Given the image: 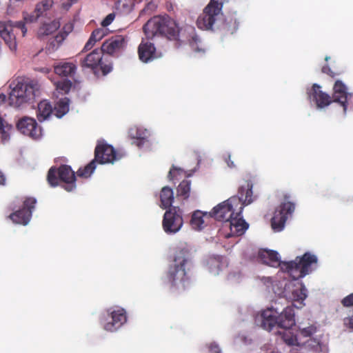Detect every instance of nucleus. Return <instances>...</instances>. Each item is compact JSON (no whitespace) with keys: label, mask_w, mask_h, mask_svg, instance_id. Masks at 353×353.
I'll return each mask as SVG.
<instances>
[{"label":"nucleus","mask_w":353,"mask_h":353,"mask_svg":"<svg viewBox=\"0 0 353 353\" xmlns=\"http://www.w3.org/2000/svg\"><path fill=\"white\" fill-rule=\"evenodd\" d=\"M138 54L142 62L148 63L157 58L156 48L152 43L142 41L138 47Z\"/></svg>","instance_id":"obj_22"},{"label":"nucleus","mask_w":353,"mask_h":353,"mask_svg":"<svg viewBox=\"0 0 353 353\" xmlns=\"http://www.w3.org/2000/svg\"><path fill=\"white\" fill-rule=\"evenodd\" d=\"M183 224L182 211L179 207H172L168 209L163 218L162 226L168 234L178 232Z\"/></svg>","instance_id":"obj_12"},{"label":"nucleus","mask_w":353,"mask_h":353,"mask_svg":"<svg viewBox=\"0 0 353 353\" xmlns=\"http://www.w3.org/2000/svg\"><path fill=\"white\" fill-rule=\"evenodd\" d=\"M14 131V127L12 124L8 122L4 123L3 125L0 127V139L3 144L10 141L11 134Z\"/></svg>","instance_id":"obj_35"},{"label":"nucleus","mask_w":353,"mask_h":353,"mask_svg":"<svg viewBox=\"0 0 353 353\" xmlns=\"http://www.w3.org/2000/svg\"><path fill=\"white\" fill-rule=\"evenodd\" d=\"M77 67L72 62L59 61L54 65V71L59 76L74 78Z\"/></svg>","instance_id":"obj_23"},{"label":"nucleus","mask_w":353,"mask_h":353,"mask_svg":"<svg viewBox=\"0 0 353 353\" xmlns=\"http://www.w3.org/2000/svg\"><path fill=\"white\" fill-rule=\"evenodd\" d=\"M208 348L211 353H221V349L216 343H210Z\"/></svg>","instance_id":"obj_50"},{"label":"nucleus","mask_w":353,"mask_h":353,"mask_svg":"<svg viewBox=\"0 0 353 353\" xmlns=\"http://www.w3.org/2000/svg\"><path fill=\"white\" fill-rule=\"evenodd\" d=\"M189 43L193 51L196 52H204V49L203 48L201 39L197 35L194 34L193 36H192L191 39L189 41Z\"/></svg>","instance_id":"obj_37"},{"label":"nucleus","mask_w":353,"mask_h":353,"mask_svg":"<svg viewBox=\"0 0 353 353\" xmlns=\"http://www.w3.org/2000/svg\"><path fill=\"white\" fill-rule=\"evenodd\" d=\"M227 163H228V165L229 167H230V168L234 167V163L232 161H231L230 159L227 161Z\"/></svg>","instance_id":"obj_55"},{"label":"nucleus","mask_w":353,"mask_h":353,"mask_svg":"<svg viewBox=\"0 0 353 353\" xmlns=\"http://www.w3.org/2000/svg\"><path fill=\"white\" fill-rule=\"evenodd\" d=\"M70 3H69L68 6L70 7L72 4L77 2L78 0H68Z\"/></svg>","instance_id":"obj_56"},{"label":"nucleus","mask_w":353,"mask_h":353,"mask_svg":"<svg viewBox=\"0 0 353 353\" xmlns=\"http://www.w3.org/2000/svg\"><path fill=\"white\" fill-rule=\"evenodd\" d=\"M7 121L0 116V127L4 125Z\"/></svg>","instance_id":"obj_54"},{"label":"nucleus","mask_w":353,"mask_h":353,"mask_svg":"<svg viewBox=\"0 0 353 353\" xmlns=\"http://www.w3.org/2000/svg\"><path fill=\"white\" fill-rule=\"evenodd\" d=\"M192 254L186 248H178L174 253V264L170 265L167 273V279L171 289L183 291L190 285L186 273V266L191 263Z\"/></svg>","instance_id":"obj_2"},{"label":"nucleus","mask_w":353,"mask_h":353,"mask_svg":"<svg viewBox=\"0 0 353 353\" xmlns=\"http://www.w3.org/2000/svg\"><path fill=\"white\" fill-rule=\"evenodd\" d=\"M252 183L247 181L245 185H241L238 192V196H232L228 200L215 206L210 215L216 220L229 221L236 214L240 215L242 213L245 205L250 204L253 201Z\"/></svg>","instance_id":"obj_1"},{"label":"nucleus","mask_w":353,"mask_h":353,"mask_svg":"<svg viewBox=\"0 0 353 353\" xmlns=\"http://www.w3.org/2000/svg\"><path fill=\"white\" fill-rule=\"evenodd\" d=\"M341 304L346 307H353V293L344 297L341 300Z\"/></svg>","instance_id":"obj_45"},{"label":"nucleus","mask_w":353,"mask_h":353,"mask_svg":"<svg viewBox=\"0 0 353 353\" xmlns=\"http://www.w3.org/2000/svg\"><path fill=\"white\" fill-rule=\"evenodd\" d=\"M279 328H292L296 323L294 309L292 306H287L278 314Z\"/></svg>","instance_id":"obj_21"},{"label":"nucleus","mask_w":353,"mask_h":353,"mask_svg":"<svg viewBox=\"0 0 353 353\" xmlns=\"http://www.w3.org/2000/svg\"><path fill=\"white\" fill-rule=\"evenodd\" d=\"M70 99L67 97L61 99L57 102L58 110H69Z\"/></svg>","instance_id":"obj_42"},{"label":"nucleus","mask_w":353,"mask_h":353,"mask_svg":"<svg viewBox=\"0 0 353 353\" xmlns=\"http://www.w3.org/2000/svg\"><path fill=\"white\" fill-rule=\"evenodd\" d=\"M282 330H277L275 334L281 336L282 341L290 346H299L300 343L298 341L296 335L294 334L290 330L291 328H281Z\"/></svg>","instance_id":"obj_27"},{"label":"nucleus","mask_w":353,"mask_h":353,"mask_svg":"<svg viewBox=\"0 0 353 353\" xmlns=\"http://www.w3.org/2000/svg\"><path fill=\"white\" fill-rule=\"evenodd\" d=\"M183 172V171L181 168H177L174 166H172V168L170 170V172L168 173V178L170 180L172 181L176 179L178 174H181Z\"/></svg>","instance_id":"obj_44"},{"label":"nucleus","mask_w":353,"mask_h":353,"mask_svg":"<svg viewBox=\"0 0 353 353\" xmlns=\"http://www.w3.org/2000/svg\"><path fill=\"white\" fill-rule=\"evenodd\" d=\"M6 178L3 172L0 170V185L6 184Z\"/></svg>","instance_id":"obj_52"},{"label":"nucleus","mask_w":353,"mask_h":353,"mask_svg":"<svg viewBox=\"0 0 353 353\" xmlns=\"http://www.w3.org/2000/svg\"><path fill=\"white\" fill-rule=\"evenodd\" d=\"M143 31L148 39L161 37L171 41H179V24L168 14L150 18L143 26Z\"/></svg>","instance_id":"obj_3"},{"label":"nucleus","mask_w":353,"mask_h":353,"mask_svg":"<svg viewBox=\"0 0 353 353\" xmlns=\"http://www.w3.org/2000/svg\"><path fill=\"white\" fill-rule=\"evenodd\" d=\"M17 130L23 134L33 139H37L41 136V129L38 126L35 119L24 117L17 123Z\"/></svg>","instance_id":"obj_17"},{"label":"nucleus","mask_w":353,"mask_h":353,"mask_svg":"<svg viewBox=\"0 0 353 353\" xmlns=\"http://www.w3.org/2000/svg\"><path fill=\"white\" fill-rule=\"evenodd\" d=\"M191 182L188 180L182 181L176 188V196L187 199L190 196Z\"/></svg>","instance_id":"obj_33"},{"label":"nucleus","mask_w":353,"mask_h":353,"mask_svg":"<svg viewBox=\"0 0 353 353\" xmlns=\"http://www.w3.org/2000/svg\"><path fill=\"white\" fill-rule=\"evenodd\" d=\"M225 225L230 230V232L227 235L228 237L241 236L248 228V224L243 219L241 214H236L229 221H226Z\"/></svg>","instance_id":"obj_19"},{"label":"nucleus","mask_w":353,"mask_h":353,"mask_svg":"<svg viewBox=\"0 0 353 353\" xmlns=\"http://www.w3.org/2000/svg\"><path fill=\"white\" fill-rule=\"evenodd\" d=\"M55 112V115L57 118H61L68 112H39L37 114V119L39 121H43L51 116L52 113Z\"/></svg>","instance_id":"obj_39"},{"label":"nucleus","mask_w":353,"mask_h":353,"mask_svg":"<svg viewBox=\"0 0 353 353\" xmlns=\"http://www.w3.org/2000/svg\"><path fill=\"white\" fill-rule=\"evenodd\" d=\"M106 312L100 316V323L108 332L117 331L127 321L126 312L122 307H110Z\"/></svg>","instance_id":"obj_10"},{"label":"nucleus","mask_w":353,"mask_h":353,"mask_svg":"<svg viewBox=\"0 0 353 353\" xmlns=\"http://www.w3.org/2000/svg\"><path fill=\"white\" fill-rule=\"evenodd\" d=\"M321 71H322L323 73L327 74L329 76H330L331 77H335V73L334 72H332V70H331L330 66L327 65H324L322 68Z\"/></svg>","instance_id":"obj_48"},{"label":"nucleus","mask_w":353,"mask_h":353,"mask_svg":"<svg viewBox=\"0 0 353 353\" xmlns=\"http://www.w3.org/2000/svg\"><path fill=\"white\" fill-rule=\"evenodd\" d=\"M21 31L24 37L27 32V28L23 21L12 23L8 21L0 24V35L9 48L14 51L17 49L16 34L17 31Z\"/></svg>","instance_id":"obj_11"},{"label":"nucleus","mask_w":353,"mask_h":353,"mask_svg":"<svg viewBox=\"0 0 353 353\" xmlns=\"http://www.w3.org/2000/svg\"><path fill=\"white\" fill-rule=\"evenodd\" d=\"M53 5V1L52 0H43L36 5L34 12L27 17H24V19L28 22H34L37 21L39 17H43V14H46V12L51 8Z\"/></svg>","instance_id":"obj_24"},{"label":"nucleus","mask_w":353,"mask_h":353,"mask_svg":"<svg viewBox=\"0 0 353 353\" xmlns=\"http://www.w3.org/2000/svg\"><path fill=\"white\" fill-rule=\"evenodd\" d=\"M205 215H206V214L199 210L192 214L190 223L193 228L196 230H201L203 228V225L204 223L203 216Z\"/></svg>","instance_id":"obj_36"},{"label":"nucleus","mask_w":353,"mask_h":353,"mask_svg":"<svg viewBox=\"0 0 353 353\" xmlns=\"http://www.w3.org/2000/svg\"><path fill=\"white\" fill-rule=\"evenodd\" d=\"M238 26L239 23L236 19L229 17L224 19L223 18L218 30H221L224 35L232 34L237 30Z\"/></svg>","instance_id":"obj_28"},{"label":"nucleus","mask_w":353,"mask_h":353,"mask_svg":"<svg viewBox=\"0 0 353 353\" xmlns=\"http://www.w3.org/2000/svg\"><path fill=\"white\" fill-rule=\"evenodd\" d=\"M67 36L68 32H59V34H57L56 37L53 39L50 40L48 43L46 48V53L50 54L56 51L59 48L60 45L62 43V42L67 37Z\"/></svg>","instance_id":"obj_31"},{"label":"nucleus","mask_w":353,"mask_h":353,"mask_svg":"<svg viewBox=\"0 0 353 353\" xmlns=\"http://www.w3.org/2000/svg\"><path fill=\"white\" fill-rule=\"evenodd\" d=\"M279 309L272 306L264 310L261 313V326L264 330L271 332L274 327L279 328Z\"/></svg>","instance_id":"obj_18"},{"label":"nucleus","mask_w":353,"mask_h":353,"mask_svg":"<svg viewBox=\"0 0 353 353\" xmlns=\"http://www.w3.org/2000/svg\"><path fill=\"white\" fill-rule=\"evenodd\" d=\"M223 0H210L196 21L198 28L203 30L216 31L223 19Z\"/></svg>","instance_id":"obj_6"},{"label":"nucleus","mask_w":353,"mask_h":353,"mask_svg":"<svg viewBox=\"0 0 353 353\" xmlns=\"http://www.w3.org/2000/svg\"><path fill=\"white\" fill-rule=\"evenodd\" d=\"M161 207L163 209H169L174 201V192L172 188L165 186L161 189L160 193Z\"/></svg>","instance_id":"obj_30"},{"label":"nucleus","mask_w":353,"mask_h":353,"mask_svg":"<svg viewBox=\"0 0 353 353\" xmlns=\"http://www.w3.org/2000/svg\"><path fill=\"white\" fill-rule=\"evenodd\" d=\"M329 59H330V57H326L325 59V61H327Z\"/></svg>","instance_id":"obj_57"},{"label":"nucleus","mask_w":353,"mask_h":353,"mask_svg":"<svg viewBox=\"0 0 353 353\" xmlns=\"http://www.w3.org/2000/svg\"><path fill=\"white\" fill-rule=\"evenodd\" d=\"M59 27L60 22L58 20L54 19L50 22L43 21L37 30V36L39 38L48 36L58 30Z\"/></svg>","instance_id":"obj_26"},{"label":"nucleus","mask_w":353,"mask_h":353,"mask_svg":"<svg viewBox=\"0 0 353 353\" xmlns=\"http://www.w3.org/2000/svg\"><path fill=\"white\" fill-rule=\"evenodd\" d=\"M37 200L34 197H27L23 201L21 209L10 214L9 218L15 223L26 225L30 221Z\"/></svg>","instance_id":"obj_14"},{"label":"nucleus","mask_w":353,"mask_h":353,"mask_svg":"<svg viewBox=\"0 0 353 353\" xmlns=\"http://www.w3.org/2000/svg\"><path fill=\"white\" fill-rule=\"evenodd\" d=\"M96 167L97 161L94 159L83 168H80L77 172V175L81 178H89L96 169Z\"/></svg>","instance_id":"obj_32"},{"label":"nucleus","mask_w":353,"mask_h":353,"mask_svg":"<svg viewBox=\"0 0 353 353\" xmlns=\"http://www.w3.org/2000/svg\"><path fill=\"white\" fill-rule=\"evenodd\" d=\"M295 210V203L291 201V196L288 194L283 195V201L275 210L274 216L271 219L272 228L275 232L283 230L286 221L292 216Z\"/></svg>","instance_id":"obj_9"},{"label":"nucleus","mask_w":353,"mask_h":353,"mask_svg":"<svg viewBox=\"0 0 353 353\" xmlns=\"http://www.w3.org/2000/svg\"><path fill=\"white\" fill-rule=\"evenodd\" d=\"M72 87V82L70 80L65 79L62 81H57L56 83V88L59 92H61L64 94H67L70 90Z\"/></svg>","instance_id":"obj_38"},{"label":"nucleus","mask_w":353,"mask_h":353,"mask_svg":"<svg viewBox=\"0 0 353 353\" xmlns=\"http://www.w3.org/2000/svg\"><path fill=\"white\" fill-rule=\"evenodd\" d=\"M344 325L353 330V315L344 319Z\"/></svg>","instance_id":"obj_49"},{"label":"nucleus","mask_w":353,"mask_h":353,"mask_svg":"<svg viewBox=\"0 0 353 353\" xmlns=\"http://www.w3.org/2000/svg\"><path fill=\"white\" fill-rule=\"evenodd\" d=\"M292 286V296H290L293 301H303L307 297V290L303 283H297L296 284L289 285L288 288Z\"/></svg>","instance_id":"obj_29"},{"label":"nucleus","mask_w":353,"mask_h":353,"mask_svg":"<svg viewBox=\"0 0 353 353\" xmlns=\"http://www.w3.org/2000/svg\"><path fill=\"white\" fill-rule=\"evenodd\" d=\"M72 26L70 24H68V25H65L63 28V30H61V32H66L68 34L72 30Z\"/></svg>","instance_id":"obj_53"},{"label":"nucleus","mask_w":353,"mask_h":353,"mask_svg":"<svg viewBox=\"0 0 353 353\" xmlns=\"http://www.w3.org/2000/svg\"><path fill=\"white\" fill-rule=\"evenodd\" d=\"M47 181L51 187L57 186L59 181L65 183L64 189L68 192L76 188L75 172L68 165H61L58 168L51 167L48 172Z\"/></svg>","instance_id":"obj_8"},{"label":"nucleus","mask_w":353,"mask_h":353,"mask_svg":"<svg viewBox=\"0 0 353 353\" xmlns=\"http://www.w3.org/2000/svg\"><path fill=\"white\" fill-rule=\"evenodd\" d=\"M126 46L127 41L123 35H114L106 39L103 43L101 48L104 54L119 57Z\"/></svg>","instance_id":"obj_15"},{"label":"nucleus","mask_w":353,"mask_h":353,"mask_svg":"<svg viewBox=\"0 0 353 353\" xmlns=\"http://www.w3.org/2000/svg\"><path fill=\"white\" fill-rule=\"evenodd\" d=\"M103 54L101 48H96L81 59L80 65L82 68H90L93 71L100 66L103 75H106L112 71V65L111 63L107 64L102 61Z\"/></svg>","instance_id":"obj_13"},{"label":"nucleus","mask_w":353,"mask_h":353,"mask_svg":"<svg viewBox=\"0 0 353 353\" xmlns=\"http://www.w3.org/2000/svg\"><path fill=\"white\" fill-rule=\"evenodd\" d=\"M318 262L317 256L309 252L302 256H297L295 260L284 262L281 270L288 272L294 280H297L310 274Z\"/></svg>","instance_id":"obj_7"},{"label":"nucleus","mask_w":353,"mask_h":353,"mask_svg":"<svg viewBox=\"0 0 353 353\" xmlns=\"http://www.w3.org/2000/svg\"><path fill=\"white\" fill-rule=\"evenodd\" d=\"M8 102V99L6 94L1 93L0 94V108L4 106V105Z\"/></svg>","instance_id":"obj_51"},{"label":"nucleus","mask_w":353,"mask_h":353,"mask_svg":"<svg viewBox=\"0 0 353 353\" xmlns=\"http://www.w3.org/2000/svg\"><path fill=\"white\" fill-rule=\"evenodd\" d=\"M150 135V132L141 126L134 125L128 130V136L134 140L132 143L139 148H142L148 141Z\"/></svg>","instance_id":"obj_20"},{"label":"nucleus","mask_w":353,"mask_h":353,"mask_svg":"<svg viewBox=\"0 0 353 353\" xmlns=\"http://www.w3.org/2000/svg\"><path fill=\"white\" fill-rule=\"evenodd\" d=\"M95 43H96V41L94 39H93L91 37H90L88 41L84 46V48H83L82 52H85V51L90 50L94 46Z\"/></svg>","instance_id":"obj_47"},{"label":"nucleus","mask_w":353,"mask_h":353,"mask_svg":"<svg viewBox=\"0 0 353 353\" xmlns=\"http://www.w3.org/2000/svg\"><path fill=\"white\" fill-rule=\"evenodd\" d=\"M223 257L220 256L210 258L208 261L210 271L214 274H218L221 270L223 265L222 262Z\"/></svg>","instance_id":"obj_34"},{"label":"nucleus","mask_w":353,"mask_h":353,"mask_svg":"<svg viewBox=\"0 0 353 353\" xmlns=\"http://www.w3.org/2000/svg\"><path fill=\"white\" fill-rule=\"evenodd\" d=\"M121 158L114 148L107 143L98 144L94 150V159L100 164L114 163Z\"/></svg>","instance_id":"obj_16"},{"label":"nucleus","mask_w":353,"mask_h":353,"mask_svg":"<svg viewBox=\"0 0 353 353\" xmlns=\"http://www.w3.org/2000/svg\"><path fill=\"white\" fill-rule=\"evenodd\" d=\"M115 14L114 12L108 14L105 18L101 21V25L103 28L109 26L114 19Z\"/></svg>","instance_id":"obj_46"},{"label":"nucleus","mask_w":353,"mask_h":353,"mask_svg":"<svg viewBox=\"0 0 353 353\" xmlns=\"http://www.w3.org/2000/svg\"><path fill=\"white\" fill-rule=\"evenodd\" d=\"M321 88L319 85L314 83L307 92L310 101H313L318 108H323L329 105L332 102H336L342 106L343 110H347V91L342 81L338 80L335 82L332 97L323 92Z\"/></svg>","instance_id":"obj_5"},{"label":"nucleus","mask_w":353,"mask_h":353,"mask_svg":"<svg viewBox=\"0 0 353 353\" xmlns=\"http://www.w3.org/2000/svg\"><path fill=\"white\" fill-rule=\"evenodd\" d=\"M38 110H53V109L48 100H43L38 103ZM54 110H57V108H55Z\"/></svg>","instance_id":"obj_43"},{"label":"nucleus","mask_w":353,"mask_h":353,"mask_svg":"<svg viewBox=\"0 0 353 353\" xmlns=\"http://www.w3.org/2000/svg\"><path fill=\"white\" fill-rule=\"evenodd\" d=\"M259 259L264 264L272 267L280 266L281 268L285 261H281L279 254L274 250H262L259 252Z\"/></svg>","instance_id":"obj_25"},{"label":"nucleus","mask_w":353,"mask_h":353,"mask_svg":"<svg viewBox=\"0 0 353 353\" xmlns=\"http://www.w3.org/2000/svg\"><path fill=\"white\" fill-rule=\"evenodd\" d=\"M107 34V30L104 28H97L91 34L90 37L96 41V42L101 40Z\"/></svg>","instance_id":"obj_41"},{"label":"nucleus","mask_w":353,"mask_h":353,"mask_svg":"<svg viewBox=\"0 0 353 353\" xmlns=\"http://www.w3.org/2000/svg\"><path fill=\"white\" fill-rule=\"evenodd\" d=\"M316 327L310 325L305 328L299 329V335L303 338H310L316 332Z\"/></svg>","instance_id":"obj_40"},{"label":"nucleus","mask_w":353,"mask_h":353,"mask_svg":"<svg viewBox=\"0 0 353 353\" xmlns=\"http://www.w3.org/2000/svg\"><path fill=\"white\" fill-rule=\"evenodd\" d=\"M10 92L8 103L10 107L18 108L31 103L37 95L40 85L35 79L18 77L9 85Z\"/></svg>","instance_id":"obj_4"}]
</instances>
